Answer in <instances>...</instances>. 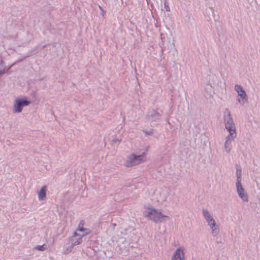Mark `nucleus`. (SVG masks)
<instances>
[{"instance_id": "obj_16", "label": "nucleus", "mask_w": 260, "mask_h": 260, "mask_svg": "<svg viewBox=\"0 0 260 260\" xmlns=\"http://www.w3.org/2000/svg\"><path fill=\"white\" fill-rule=\"evenodd\" d=\"M99 9L102 11V12H104V10L102 8V7L100 6H99Z\"/></svg>"}, {"instance_id": "obj_4", "label": "nucleus", "mask_w": 260, "mask_h": 260, "mask_svg": "<svg viewBox=\"0 0 260 260\" xmlns=\"http://www.w3.org/2000/svg\"><path fill=\"white\" fill-rule=\"evenodd\" d=\"M235 89L238 93L237 100L239 103L241 105H244L248 101L247 94L243 88L238 85H235Z\"/></svg>"}, {"instance_id": "obj_14", "label": "nucleus", "mask_w": 260, "mask_h": 260, "mask_svg": "<svg viewBox=\"0 0 260 260\" xmlns=\"http://www.w3.org/2000/svg\"><path fill=\"white\" fill-rule=\"evenodd\" d=\"M73 246H72V245L68 248H67L65 251H64V253L65 254H67V253H69L70 252H71L73 248Z\"/></svg>"}, {"instance_id": "obj_10", "label": "nucleus", "mask_w": 260, "mask_h": 260, "mask_svg": "<svg viewBox=\"0 0 260 260\" xmlns=\"http://www.w3.org/2000/svg\"><path fill=\"white\" fill-rule=\"evenodd\" d=\"M84 224V221L83 220L80 221L78 224V227L77 229V231H79L80 232H84L86 231V233L84 234L85 235H88L90 233L89 230L86 229H84L83 228Z\"/></svg>"}, {"instance_id": "obj_13", "label": "nucleus", "mask_w": 260, "mask_h": 260, "mask_svg": "<svg viewBox=\"0 0 260 260\" xmlns=\"http://www.w3.org/2000/svg\"><path fill=\"white\" fill-rule=\"evenodd\" d=\"M237 178H238V179H237V181H238V180L240 182V177L241 176V170H238V169L237 170Z\"/></svg>"}, {"instance_id": "obj_7", "label": "nucleus", "mask_w": 260, "mask_h": 260, "mask_svg": "<svg viewBox=\"0 0 260 260\" xmlns=\"http://www.w3.org/2000/svg\"><path fill=\"white\" fill-rule=\"evenodd\" d=\"M172 260H184V249L182 247H179L174 252Z\"/></svg>"}, {"instance_id": "obj_8", "label": "nucleus", "mask_w": 260, "mask_h": 260, "mask_svg": "<svg viewBox=\"0 0 260 260\" xmlns=\"http://www.w3.org/2000/svg\"><path fill=\"white\" fill-rule=\"evenodd\" d=\"M203 214L207 222H208V224L210 226L212 231H214L215 230H216V228L215 221L213 218L210 214H209L207 210H204Z\"/></svg>"}, {"instance_id": "obj_3", "label": "nucleus", "mask_w": 260, "mask_h": 260, "mask_svg": "<svg viewBox=\"0 0 260 260\" xmlns=\"http://www.w3.org/2000/svg\"><path fill=\"white\" fill-rule=\"evenodd\" d=\"M145 160L144 155H136L132 154L129 155L125 162V166L127 167H132L143 162Z\"/></svg>"}, {"instance_id": "obj_6", "label": "nucleus", "mask_w": 260, "mask_h": 260, "mask_svg": "<svg viewBox=\"0 0 260 260\" xmlns=\"http://www.w3.org/2000/svg\"><path fill=\"white\" fill-rule=\"evenodd\" d=\"M236 187L239 197L243 201H248L247 195L244 192V189L239 180L236 183Z\"/></svg>"}, {"instance_id": "obj_11", "label": "nucleus", "mask_w": 260, "mask_h": 260, "mask_svg": "<svg viewBox=\"0 0 260 260\" xmlns=\"http://www.w3.org/2000/svg\"><path fill=\"white\" fill-rule=\"evenodd\" d=\"M46 186H43L40 191L39 192V199L40 200H43L46 198Z\"/></svg>"}, {"instance_id": "obj_1", "label": "nucleus", "mask_w": 260, "mask_h": 260, "mask_svg": "<svg viewBox=\"0 0 260 260\" xmlns=\"http://www.w3.org/2000/svg\"><path fill=\"white\" fill-rule=\"evenodd\" d=\"M224 119L225 127L230 133V136L227 137V140L225 143V147L226 149L229 144V141L230 139V137H231L232 138H235L236 136V133L235 126L233 123V119L231 117V115H227L225 117Z\"/></svg>"}, {"instance_id": "obj_5", "label": "nucleus", "mask_w": 260, "mask_h": 260, "mask_svg": "<svg viewBox=\"0 0 260 260\" xmlns=\"http://www.w3.org/2000/svg\"><path fill=\"white\" fill-rule=\"evenodd\" d=\"M30 104V102L23 99H18L15 100L14 105V111L16 113L21 112L23 107L26 106Z\"/></svg>"}, {"instance_id": "obj_15", "label": "nucleus", "mask_w": 260, "mask_h": 260, "mask_svg": "<svg viewBox=\"0 0 260 260\" xmlns=\"http://www.w3.org/2000/svg\"><path fill=\"white\" fill-rule=\"evenodd\" d=\"M165 9L166 10V11H168L170 10L169 9V7L168 5H167L166 4H165Z\"/></svg>"}, {"instance_id": "obj_9", "label": "nucleus", "mask_w": 260, "mask_h": 260, "mask_svg": "<svg viewBox=\"0 0 260 260\" xmlns=\"http://www.w3.org/2000/svg\"><path fill=\"white\" fill-rule=\"evenodd\" d=\"M84 236L85 235H83L82 236H79L78 235L76 232H74L73 236L71 238V240L72 241V246H74L75 245H77L81 244L82 241V237Z\"/></svg>"}, {"instance_id": "obj_2", "label": "nucleus", "mask_w": 260, "mask_h": 260, "mask_svg": "<svg viewBox=\"0 0 260 260\" xmlns=\"http://www.w3.org/2000/svg\"><path fill=\"white\" fill-rule=\"evenodd\" d=\"M145 215L155 222L165 220L168 218L167 216L163 215L160 212H158L152 208H148L145 211Z\"/></svg>"}, {"instance_id": "obj_12", "label": "nucleus", "mask_w": 260, "mask_h": 260, "mask_svg": "<svg viewBox=\"0 0 260 260\" xmlns=\"http://www.w3.org/2000/svg\"><path fill=\"white\" fill-rule=\"evenodd\" d=\"M35 249L40 251H44L46 249V247L45 244H43L36 246Z\"/></svg>"}]
</instances>
